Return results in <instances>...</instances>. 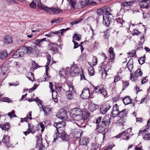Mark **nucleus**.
<instances>
[{"mask_svg":"<svg viewBox=\"0 0 150 150\" xmlns=\"http://www.w3.org/2000/svg\"><path fill=\"white\" fill-rule=\"evenodd\" d=\"M111 117L106 115L103 118L99 116L93 120V122L96 124V130L99 133L108 131L109 125L111 123Z\"/></svg>","mask_w":150,"mask_h":150,"instance_id":"f257e3e1","label":"nucleus"},{"mask_svg":"<svg viewBox=\"0 0 150 150\" xmlns=\"http://www.w3.org/2000/svg\"><path fill=\"white\" fill-rule=\"evenodd\" d=\"M94 90L93 92V93H96L97 94H100L102 96L105 98L108 97L107 90L104 88L101 87V86H98L95 87L93 85Z\"/></svg>","mask_w":150,"mask_h":150,"instance_id":"f03ea898","label":"nucleus"},{"mask_svg":"<svg viewBox=\"0 0 150 150\" xmlns=\"http://www.w3.org/2000/svg\"><path fill=\"white\" fill-rule=\"evenodd\" d=\"M53 142L58 137H60L62 140L64 142L68 141L69 139L68 135L64 131H62L61 132H58L56 131L53 135Z\"/></svg>","mask_w":150,"mask_h":150,"instance_id":"7ed1b4c3","label":"nucleus"},{"mask_svg":"<svg viewBox=\"0 0 150 150\" xmlns=\"http://www.w3.org/2000/svg\"><path fill=\"white\" fill-rule=\"evenodd\" d=\"M109 61H105L100 64V67L101 71H103L102 73V75L106 77L107 75V71L110 69V66L109 64Z\"/></svg>","mask_w":150,"mask_h":150,"instance_id":"20e7f679","label":"nucleus"},{"mask_svg":"<svg viewBox=\"0 0 150 150\" xmlns=\"http://www.w3.org/2000/svg\"><path fill=\"white\" fill-rule=\"evenodd\" d=\"M111 103L109 101H107L101 105L100 111L101 113L103 114L106 113L111 108Z\"/></svg>","mask_w":150,"mask_h":150,"instance_id":"39448f33","label":"nucleus"},{"mask_svg":"<svg viewBox=\"0 0 150 150\" xmlns=\"http://www.w3.org/2000/svg\"><path fill=\"white\" fill-rule=\"evenodd\" d=\"M148 1L149 0H135L134 1H136L135 4L139 5L141 8L148 9L149 6L147 1Z\"/></svg>","mask_w":150,"mask_h":150,"instance_id":"423d86ee","label":"nucleus"},{"mask_svg":"<svg viewBox=\"0 0 150 150\" xmlns=\"http://www.w3.org/2000/svg\"><path fill=\"white\" fill-rule=\"evenodd\" d=\"M136 1L134 0L123 2L121 3V8L124 9H126V10H129L130 8V6L135 4Z\"/></svg>","mask_w":150,"mask_h":150,"instance_id":"0eeeda50","label":"nucleus"},{"mask_svg":"<svg viewBox=\"0 0 150 150\" xmlns=\"http://www.w3.org/2000/svg\"><path fill=\"white\" fill-rule=\"evenodd\" d=\"M90 91L89 88H84L81 93V96L83 99H87L90 96Z\"/></svg>","mask_w":150,"mask_h":150,"instance_id":"6e6552de","label":"nucleus"},{"mask_svg":"<svg viewBox=\"0 0 150 150\" xmlns=\"http://www.w3.org/2000/svg\"><path fill=\"white\" fill-rule=\"evenodd\" d=\"M37 48L36 46H34L33 47L30 46H23L22 48L28 54H30L35 51V49Z\"/></svg>","mask_w":150,"mask_h":150,"instance_id":"1a4fd4ad","label":"nucleus"},{"mask_svg":"<svg viewBox=\"0 0 150 150\" xmlns=\"http://www.w3.org/2000/svg\"><path fill=\"white\" fill-rule=\"evenodd\" d=\"M82 110L78 108H75L71 110L70 112V115H83Z\"/></svg>","mask_w":150,"mask_h":150,"instance_id":"9d476101","label":"nucleus"},{"mask_svg":"<svg viewBox=\"0 0 150 150\" xmlns=\"http://www.w3.org/2000/svg\"><path fill=\"white\" fill-rule=\"evenodd\" d=\"M10 137L7 135H4L1 140V142L5 144L7 147H9L10 145L9 139Z\"/></svg>","mask_w":150,"mask_h":150,"instance_id":"9b49d317","label":"nucleus"},{"mask_svg":"<svg viewBox=\"0 0 150 150\" xmlns=\"http://www.w3.org/2000/svg\"><path fill=\"white\" fill-rule=\"evenodd\" d=\"M24 55V53L23 51L20 50H18L14 52L13 55V57L14 58H17L22 57Z\"/></svg>","mask_w":150,"mask_h":150,"instance_id":"f8f14e48","label":"nucleus"},{"mask_svg":"<svg viewBox=\"0 0 150 150\" xmlns=\"http://www.w3.org/2000/svg\"><path fill=\"white\" fill-rule=\"evenodd\" d=\"M75 93L74 90L70 88V90L67 91L66 92V96L68 99L71 100L74 98V95Z\"/></svg>","mask_w":150,"mask_h":150,"instance_id":"ddd939ff","label":"nucleus"},{"mask_svg":"<svg viewBox=\"0 0 150 150\" xmlns=\"http://www.w3.org/2000/svg\"><path fill=\"white\" fill-rule=\"evenodd\" d=\"M119 112V108L117 104H115L113 106L111 114L113 117L117 116L118 112Z\"/></svg>","mask_w":150,"mask_h":150,"instance_id":"4468645a","label":"nucleus"},{"mask_svg":"<svg viewBox=\"0 0 150 150\" xmlns=\"http://www.w3.org/2000/svg\"><path fill=\"white\" fill-rule=\"evenodd\" d=\"M103 23L106 26L108 27L111 23V18L109 16H107L105 18L103 16Z\"/></svg>","mask_w":150,"mask_h":150,"instance_id":"2eb2a0df","label":"nucleus"},{"mask_svg":"<svg viewBox=\"0 0 150 150\" xmlns=\"http://www.w3.org/2000/svg\"><path fill=\"white\" fill-rule=\"evenodd\" d=\"M42 108L44 112V115L47 116L49 115L50 114V112L51 110V108H50L49 106H43L41 105Z\"/></svg>","mask_w":150,"mask_h":150,"instance_id":"dca6fc26","label":"nucleus"},{"mask_svg":"<svg viewBox=\"0 0 150 150\" xmlns=\"http://www.w3.org/2000/svg\"><path fill=\"white\" fill-rule=\"evenodd\" d=\"M45 41H46V38H45L41 39H38L35 41L33 43L38 47H42V45L43 42Z\"/></svg>","mask_w":150,"mask_h":150,"instance_id":"f3484780","label":"nucleus"},{"mask_svg":"<svg viewBox=\"0 0 150 150\" xmlns=\"http://www.w3.org/2000/svg\"><path fill=\"white\" fill-rule=\"evenodd\" d=\"M128 113L126 109H124L121 111H119L117 114V116L120 118L124 119V118L127 116Z\"/></svg>","mask_w":150,"mask_h":150,"instance_id":"a211bd4d","label":"nucleus"},{"mask_svg":"<svg viewBox=\"0 0 150 150\" xmlns=\"http://www.w3.org/2000/svg\"><path fill=\"white\" fill-rule=\"evenodd\" d=\"M89 141V140L88 138L82 137L80 139L79 142L81 145H86L88 143Z\"/></svg>","mask_w":150,"mask_h":150,"instance_id":"6ab92c4d","label":"nucleus"},{"mask_svg":"<svg viewBox=\"0 0 150 150\" xmlns=\"http://www.w3.org/2000/svg\"><path fill=\"white\" fill-rule=\"evenodd\" d=\"M4 42L5 44L7 45L12 43L13 40L11 36L9 35L5 36L4 38Z\"/></svg>","mask_w":150,"mask_h":150,"instance_id":"aec40b11","label":"nucleus"},{"mask_svg":"<svg viewBox=\"0 0 150 150\" xmlns=\"http://www.w3.org/2000/svg\"><path fill=\"white\" fill-rule=\"evenodd\" d=\"M55 44H52V45H49L48 46V49L49 50L52 51L54 54L58 52V49L57 47L54 46Z\"/></svg>","mask_w":150,"mask_h":150,"instance_id":"412c9836","label":"nucleus"},{"mask_svg":"<svg viewBox=\"0 0 150 150\" xmlns=\"http://www.w3.org/2000/svg\"><path fill=\"white\" fill-rule=\"evenodd\" d=\"M126 66L129 71L131 72L133 68V62L132 59H129Z\"/></svg>","mask_w":150,"mask_h":150,"instance_id":"4be33fe9","label":"nucleus"},{"mask_svg":"<svg viewBox=\"0 0 150 150\" xmlns=\"http://www.w3.org/2000/svg\"><path fill=\"white\" fill-rule=\"evenodd\" d=\"M122 101L125 105H127L132 103V99L129 96H127L122 98Z\"/></svg>","mask_w":150,"mask_h":150,"instance_id":"5701e85b","label":"nucleus"},{"mask_svg":"<svg viewBox=\"0 0 150 150\" xmlns=\"http://www.w3.org/2000/svg\"><path fill=\"white\" fill-rule=\"evenodd\" d=\"M0 128L3 130L8 131L10 128V124L9 123L6 122L4 124L0 125Z\"/></svg>","mask_w":150,"mask_h":150,"instance_id":"b1692460","label":"nucleus"},{"mask_svg":"<svg viewBox=\"0 0 150 150\" xmlns=\"http://www.w3.org/2000/svg\"><path fill=\"white\" fill-rule=\"evenodd\" d=\"M8 55L7 51L6 50L0 51V59L3 60L6 59Z\"/></svg>","mask_w":150,"mask_h":150,"instance_id":"393cba45","label":"nucleus"},{"mask_svg":"<svg viewBox=\"0 0 150 150\" xmlns=\"http://www.w3.org/2000/svg\"><path fill=\"white\" fill-rule=\"evenodd\" d=\"M77 69L74 67L71 68L70 69V75L72 77H74L78 74L77 71Z\"/></svg>","mask_w":150,"mask_h":150,"instance_id":"a878e982","label":"nucleus"},{"mask_svg":"<svg viewBox=\"0 0 150 150\" xmlns=\"http://www.w3.org/2000/svg\"><path fill=\"white\" fill-rule=\"evenodd\" d=\"M113 50V48L112 47H110L109 50L110 57L112 62L114 60L115 56V54Z\"/></svg>","mask_w":150,"mask_h":150,"instance_id":"bb28decb","label":"nucleus"},{"mask_svg":"<svg viewBox=\"0 0 150 150\" xmlns=\"http://www.w3.org/2000/svg\"><path fill=\"white\" fill-rule=\"evenodd\" d=\"M70 116L74 120L76 121H80L83 119L82 115H70Z\"/></svg>","mask_w":150,"mask_h":150,"instance_id":"cd10ccee","label":"nucleus"},{"mask_svg":"<svg viewBox=\"0 0 150 150\" xmlns=\"http://www.w3.org/2000/svg\"><path fill=\"white\" fill-rule=\"evenodd\" d=\"M114 82L112 84L113 85L114 88L116 87V83L120 79V78L118 75V73L117 72V74L116 76H114Z\"/></svg>","mask_w":150,"mask_h":150,"instance_id":"c85d7f7f","label":"nucleus"},{"mask_svg":"<svg viewBox=\"0 0 150 150\" xmlns=\"http://www.w3.org/2000/svg\"><path fill=\"white\" fill-rule=\"evenodd\" d=\"M132 128H129L123 131V132L120 133L118 135L116 136L117 138H120L125 133H129L131 134V132L132 131Z\"/></svg>","mask_w":150,"mask_h":150,"instance_id":"c756f323","label":"nucleus"},{"mask_svg":"<svg viewBox=\"0 0 150 150\" xmlns=\"http://www.w3.org/2000/svg\"><path fill=\"white\" fill-rule=\"evenodd\" d=\"M83 113L82 115L83 117V120H86L88 119L90 115V113L88 111L86 110L82 111Z\"/></svg>","mask_w":150,"mask_h":150,"instance_id":"7c9ffc66","label":"nucleus"},{"mask_svg":"<svg viewBox=\"0 0 150 150\" xmlns=\"http://www.w3.org/2000/svg\"><path fill=\"white\" fill-rule=\"evenodd\" d=\"M82 134V131L79 130L77 129L76 132L74 133V137L75 138H79L81 137Z\"/></svg>","mask_w":150,"mask_h":150,"instance_id":"2f4dec72","label":"nucleus"},{"mask_svg":"<svg viewBox=\"0 0 150 150\" xmlns=\"http://www.w3.org/2000/svg\"><path fill=\"white\" fill-rule=\"evenodd\" d=\"M99 145L96 143L92 144L91 147V150H98Z\"/></svg>","mask_w":150,"mask_h":150,"instance_id":"473e14b6","label":"nucleus"},{"mask_svg":"<svg viewBox=\"0 0 150 150\" xmlns=\"http://www.w3.org/2000/svg\"><path fill=\"white\" fill-rule=\"evenodd\" d=\"M62 11L58 8H52V14H58L60 13H62Z\"/></svg>","mask_w":150,"mask_h":150,"instance_id":"72a5a7b5","label":"nucleus"},{"mask_svg":"<svg viewBox=\"0 0 150 150\" xmlns=\"http://www.w3.org/2000/svg\"><path fill=\"white\" fill-rule=\"evenodd\" d=\"M69 3L71 8L74 9L76 3V0H70Z\"/></svg>","mask_w":150,"mask_h":150,"instance_id":"f704fd0d","label":"nucleus"},{"mask_svg":"<svg viewBox=\"0 0 150 150\" xmlns=\"http://www.w3.org/2000/svg\"><path fill=\"white\" fill-rule=\"evenodd\" d=\"M88 0H80V4L81 5V7L83 8L88 6Z\"/></svg>","mask_w":150,"mask_h":150,"instance_id":"c9c22d12","label":"nucleus"},{"mask_svg":"<svg viewBox=\"0 0 150 150\" xmlns=\"http://www.w3.org/2000/svg\"><path fill=\"white\" fill-rule=\"evenodd\" d=\"M143 74V72L141 71L140 69H138L135 72L134 75L135 76L138 77L139 76H142Z\"/></svg>","mask_w":150,"mask_h":150,"instance_id":"e433bc0d","label":"nucleus"},{"mask_svg":"<svg viewBox=\"0 0 150 150\" xmlns=\"http://www.w3.org/2000/svg\"><path fill=\"white\" fill-rule=\"evenodd\" d=\"M98 5L97 3L92 0H88V6H95Z\"/></svg>","mask_w":150,"mask_h":150,"instance_id":"4c0bfd02","label":"nucleus"},{"mask_svg":"<svg viewBox=\"0 0 150 150\" xmlns=\"http://www.w3.org/2000/svg\"><path fill=\"white\" fill-rule=\"evenodd\" d=\"M115 21H116L118 24L120 25V27L122 26L123 23L124 22V21L123 19L120 18H118L116 19L115 21Z\"/></svg>","mask_w":150,"mask_h":150,"instance_id":"58836bf2","label":"nucleus"},{"mask_svg":"<svg viewBox=\"0 0 150 150\" xmlns=\"http://www.w3.org/2000/svg\"><path fill=\"white\" fill-rule=\"evenodd\" d=\"M130 135H132V134H129V133H125L121 137H123L122 138V139L127 140L129 138L130 136Z\"/></svg>","mask_w":150,"mask_h":150,"instance_id":"ea45409f","label":"nucleus"},{"mask_svg":"<svg viewBox=\"0 0 150 150\" xmlns=\"http://www.w3.org/2000/svg\"><path fill=\"white\" fill-rule=\"evenodd\" d=\"M66 125V122L64 121H62L58 122V126L57 128H59V129L60 128L64 127Z\"/></svg>","mask_w":150,"mask_h":150,"instance_id":"a19ab883","label":"nucleus"},{"mask_svg":"<svg viewBox=\"0 0 150 150\" xmlns=\"http://www.w3.org/2000/svg\"><path fill=\"white\" fill-rule=\"evenodd\" d=\"M145 55H144L143 57H139L138 59V62L141 65L143 64L145 62Z\"/></svg>","mask_w":150,"mask_h":150,"instance_id":"79ce46f5","label":"nucleus"},{"mask_svg":"<svg viewBox=\"0 0 150 150\" xmlns=\"http://www.w3.org/2000/svg\"><path fill=\"white\" fill-rule=\"evenodd\" d=\"M129 83L128 81H123V88L122 89V90L124 91L125 90V88L129 86Z\"/></svg>","mask_w":150,"mask_h":150,"instance_id":"37998d69","label":"nucleus"},{"mask_svg":"<svg viewBox=\"0 0 150 150\" xmlns=\"http://www.w3.org/2000/svg\"><path fill=\"white\" fill-rule=\"evenodd\" d=\"M52 8L46 6L43 10H45L47 13L52 14Z\"/></svg>","mask_w":150,"mask_h":150,"instance_id":"c03bdc74","label":"nucleus"},{"mask_svg":"<svg viewBox=\"0 0 150 150\" xmlns=\"http://www.w3.org/2000/svg\"><path fill=\"white\" fill-rule=\"evenodd\" d=\"M125 122L124 119L120 118L116 122L117 125L118 126H121L123 125V124Z\"/></svg>","mask_w":150,"mask_h":150,"instance_id":"a18cd8bd","label":"nucleus"},{"mask_svg":"<svg viewBox=\"0 0 150 150\" xmlns=\"http://www.w3.org/2000/svg\"><path fill=\"white\" fill-rule=\"evenodd\" d=\"M88 70L89 75L91 76H93L94 74V71L93 68L92 67H90L89 68Z\"/></svg>","mask_w":150,"mask_h":150,"instance_id":"49530a36","label":"nucleus"},{"mask_svg":"<svg viewBox=\"0 0 150 150\" xmlns=\"http://www.w3.org/2000/svg\"><path fill=\"white\" fill-rule=\"evenodd\" d=\"M104 12V9L103 8H100L98 9L97 10V13L98 15L99 16H101L103 14Z\"/></svg>","mask_w":150,"mask_h":150,"instance_id":"de8ad7c7","label":"nucleus"},{"mask_svg":"<svg viewBox=\"0 0 150 150\" xmlns=\"http://www.w3.org/2000/svg\"><path fill=\"white\" fill-rule=\"evenodd\" d=\"M37 5L39 8L40 9L42 10H43L46 7V6L41 3V1L39 2H38Z\"/></svg>","mask_w":150,"mask_h":150,"instance_id":"09e8293b","label":"nucleus"},{"mask_svg":"<svg viewBox=\"0 0 150 150\" xmlns=\"http://www.w3.org/2000/svg\"><path fill=\"white\" fill-rule=\"evenodd\" d=\"M137 76H134L133 73L130 74V79L132 81L136 82L137 80Z\"/></svg>","mask_w":150,"mask_h":150,"instance_id":"8fccbe9b","label":"nucleus"},{"mask_svg":"<svg viewBox=\"0 0 150 150\" xmlns=\"http://www.w3.org/2000/svg\"><path fill=\"white\" fill-rule=\"evenodd\" d=\"M83 20V19L82 18H81L79 20L74 21L71 22L70 23V24H71V25H73L76 24H77L79 23Z\"/></svg>","mask_w":150,"mask_h":150,"instance_id":"3c124183","label":"nucleus"},{"mask_svg":"<svg viewBox=\"0 0 150 150\" xmlns=\"http://www.w3.org/2000/svg\"><path fill=\"white\" fill-rule=\"evenodd\" d=\"M62 20V18H58L57 19L53 20L51 21V23L52 24L54 23H57L60 22Z\"/></svg>","mask_w":150,"mask_h":150,"instance_id":"603ef678","label":"nucleus"},{"mask_svg":"<svg viewBox=\"0 0 150 150\" xmlns=\"http://www.w3.org/2000/svg\"><path fill=\"white\" fill-rule=\"evenodd\" d=\"M141 32L138 30L134 29L132 31V34L133 36L138 35Z\"/></svg>","mask_w":150,"mask_h":150,"instance_id":"864d4df0","label":"nucleus"},{"mask_svg":"<svg viewBox=\"0 0 150 150\" xmlns=\"http://www.w3.org/2000/svg\"><path fill=\"white\" fill-rule=\"evenodd\" d=\"M55 89L57 90L58 92H59L62 90V86H59L58 85V84L55 83Z\"/></svg>","mask_w":150,"mask_h":150,"instance_id":"5fc2aeb1","label":"nucleus"},{"mask_svg":"<svg viewBox=\"0 0 150 150\" xmlns=\"http://www.w3.org/2000/svg\"><path fill=\"white\" fill-rule=\"evenodd\" d=\"M59 74L61 78H64L66 76V73L65 70H63L59 72Z\"/></svg>","mask_w":150,"mask_h":150,"instance_id":"6e6d98bb","label":"nucleus"},{"mask_svg":"<svg viewBox=\"0 0 150 150\" xmlns=\"http://www.w3.org/2000/svg\"><path fill=\"white\" fill-rule=\"evenodd\" d=\"M15 112V111L14 110H13L11 112L8 113V114L11 118L13 117H17L16 115L14 114Z\"/></svg>","mask_w":150,"mask_h":150,"instance_id":"4d7b16f0","label":"nucleus"},{"mask_svg":"<svg viewBox=\"0 0 150 150\" xmlns=\"http://www.w3.org/2000/svg\"><path fill=\"white\" fill-rule=\"evenodd\" d=\"M1 100L3 102L10 103L11 102V100L9 98L5 97L4 98H2Z\"/></svg>","mask_w":150,"mask_h":150,"instance_id":"13d9d810","label":"nucleus"},{"mask_svg":"<svg viewBox=\"0 0 150 150\" xmlns=\"http://www.w3.org/2000/svg\"><path fill=\"white\" fill-rule=\"evenodd\" d=\"M136 53V51L135 50H132L130 52H129L127 54L130 56V57H134Z\"/></svg>","mask_w":150,"mask_h":150,"instance_id":"bf43d9fd","label":"nucleus"},{"mask_svg":"<svg viewBox=\"0 0 150 150\" xmlns=\"http://www.w3.org/2000/svg\"><path fill=\"white\" fill-rule=\"evenodd\" d=\"M79 35L77 34H75L73 36V39H74L75 40L79 41L81 39V37L79 36Z\"/></svg>","mask_w":150,"mask_h":150,"instance_id":"052dcab7","label":"nucleus"},{"mask_svg":"<svg viewBox=\"0 0 150 150\" xmlns=\"http://www.w3.org/2000/svg\"><path fill=\"white\" fill-rule=\"evenodd\" d=\"M112 11L110 8H107L106 9V13L107 15H112L111 13Z\"/></svg>","mask_w":150,"mask_h":150,"instance_id":"680f3d73","label":"nucleus"},{"mask_svg":"<svg viewBox=\"0 0 150 150\" xmlns=\"http://www.w3.org/2000/svg\"><path fill=\"white\" fill-rule=\"evenodd\" d=\"M108 30H107L105 31L104 32V35H103V37L105 39H108L109 37V35L108 34Z\"/></svg>","mask_w":150,"mask_h":150,"instance_id":"e2e57ef3","label":"nucleus"},{"mask_svg":"<svg viewBox=\"0 0 150 150\" xmlns=\"http://www.w3.org/2000/svg\"><path fill=\"white\" fill-rule=\"evenodd\" d=\"M93 64H90L91 67H92V66H94L96 65L97 64V58L96 57H95L94 59H93Z\"/></svg>","mask_w":150,"mask_h":150,"instance_id":"0e129e2a","label":"nucleus"},{"mask_svg":"<svg viewBox=\"0 0 150 150\" xmlns=\"http://www.w3.org/2000/svg\"><path fill=\"white\" fill-rule=\"evenodd\" d=\"M142 48V44L139 43V45L137 46L136 50L137 51H138L141 50Z\"/></svg>","mask_w":150,"mask_h":150,"instance_id":"69168bd1","label":"nucleus"},{"mask_svg":"<svg viewBox=\"0 0 150 150\" xmlns=\"http://www.w3.org/2000/svg\"><path fill=\"white\" fill-rule=\"evenodd\" d=\"M122 98L120 97L119 96H117L115 97L114 98L113 100L115 101H119L120 100H122Z\"/></svg>","mask_w":150,"mask_h":150,"instance_id":"338daca9","label":"nucleus"},{"mask_svg":"<svg viewBox=\"0 0 150 150\" xmlns=\"http://www.w3.org/2000/svg\"><path fill=\"white\" fill-rule=\"evenodd\" d=\"M47 65H49L51 61V56L50 54L48 55L47 57Z\"/></svg>","mask_w":150,"mask_h":150,"instance_id":"774afa93","label":"nucleus"}]
</instances>
